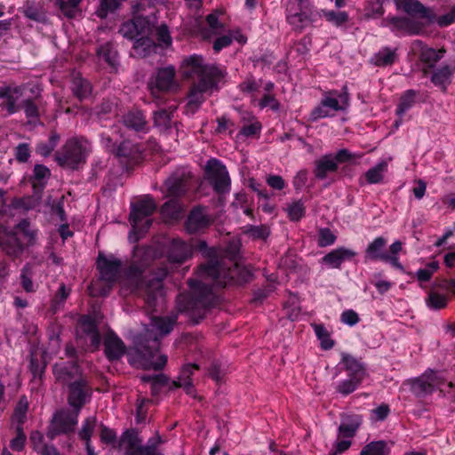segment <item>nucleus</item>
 Here are the masks:
<instances>
[{
	"label": "nucleus",
	"instance_id": "62",
	"mask_svg": "<svg viewBox=\"0 0 455 455\" xmlns=\"http://www.w3.org/2000/svg\"><path fill=\"white\" fill-rule=\"evenodd\" d=\"M175 320L168 317H159L155 320L156 329L162 336L169 334L174 326Z\"/></svg>",
	"mask_w": 455,
	"mask_h": 455
},
{
	"label": "nucleus",
	"instance_id": "51",
	"mask_svg": "<svg viewBox=\"0 0 455 455\" xmlns=\"http://www.w3.org/2000/svg\"><path fill=\"white\" fill-rule=\"evenodd\" d=\"M362 384V381L351 377L342 379L337 383L335 390L337 393L347 396L355 391Z\"/></svg>",
	"mask_w": 455,
	"mask_h": 455
},
{
	"label": "nucleus",
	"instance_id": "53",
	"mask_svg": "<svg viewBox=\"0 0 455 455\" xmlns=\"http://www.w3.org/2000/svg\"><path fill=\"white\" fill-rule=\"evenodd\" d=\"M244 234L253 240H267V237L270 235V229L266 225H247L244 227Z\"/></svg>",
	"mask_w": 455,
	"mask_h": 455
},
{
	"label": "nucleus",
	"instance_id": "28",
	"mask_svg": "<svg viewBox=\"0 0 455 455\" xmlns=\"http://www.w3.org/2000/svg\"><path fill=\"white\" fill-rule=\"evenodd\" d=\"M0 246L5 254L12 259L20 258L28 247L18 234H10L7 235L0 242Z\"/></svg>",
	"mask_w": 455,
	"mask_h": 455
},
{
	"label": "nucleus",
	"instance_id": "27",
	"mask_svg": "<svg viewBox=\"0 0 455 455\" xmlns=\"http://www.w3.org/2000/svg\"><path fill=\"white\" fill-rule=\"evenodd\" d=\"M404 384L409 386L410 391L417 398H425L434 393V388L429 382V377L426 371L417 378L407 379Z\"/></svg>",
	"mask_w": 455,
	"mask_h": 455
},
{
	"label": "nucleus",
	"instance_id": "5",
	"mask_svg": "<svg viewBox=\"0 0 455 455\" xmlns=\"http://www.w3.org/2000/svg\"><path fill=\"white\" fill-rule=\"evenodd\" d=\"M154 28L152 19L132 16L120 25L118 33L133 42L132 48L138 55L146 57L156 47L152 37Z\"/></svg>",
	"mask_w": 455,
	"mask_h": 455
},
{
	"label": "nucleus",
	"instance_id": "3",
	"mask_svg": "<svg viewBox=\"0 0 455 455\" xmlns=\"http://www.w3.org/2000/svg\"><path fill=\"white\" fill-rule=\"evenodd\" d=\"M184 76L195 78L188 92V101L184 113L195 115L205 101L206 96H211L220 90V83L224 79L226 71L217 65L204 64L200 55H191L182 62Z\"/></svg>",
	"mask_w": 455,
	"mask_h": 455
},
{
	"label": "nucleus",
	"instance_id": "13",
	"mask_svg": "<svg viewBox=\"0 0 455 455\" xmlns=\"http://www.w3.org/2000/svg\"><path fill=\"white\" fill-rule=\"evenodd\" d=\"M68 403L76 412L80 413L83 407L91 401L93 390L86 376L73 380L67 386Z\"/></svg>",
	"mask_w": 455,
	"mask_h": 455
},
{
	"label": "nucleus",
	"instance_id": "7",
	"mask_svg": "<svg viewBox=\"0 0 455 455\" xmlns=\"http://www.w3.org/2000/svg\"><path fill=\"white\" fill-rule=\"evenodd\" d=\"M96 269L99 280L104 283L101 296H107L122 277L123 262L114 254L106 255L100 251L96 258Z\"/></svg>",
	"mask_w": 455,
	"mask_h": 455
},
{
	"label": "nucleus",
	"instance_id": "23",
	"mask_svg": "<svg viewBox=\"0 0 455 455\" xmlns=\"http://www.w3.org/2000/svg\"><path fill=\"white\" fill-rule=\"evenodd\" d=\"M340 363L344 365V370L347 372V377L354 378L362 382L366 378V365L361 358H356L347 353H342Z\"/></svg>",
	"mask_w": 455,
	"mask_h": 455
},
{
	"label": "nucleus",
	"instance_id": "18",
	"mask_svg": "<svg viewBox=\"0 0 455 455\" xmlns=\"http://www.w3.org/2000/svg\"><path fill=\"white\" fill-rule=\"evenodd\" d=\"M104 355L109 362L119 361L126 353V346L122 339L112 330L104 338Z\"/></svg>",
	"mask_w": 455,
	"mask_h": 455
},
{
	"label": "nucleus",
	"instance_id": "55",
	"mask_svg": "<svg viewBox=\"0 0 455 455\" xmlns=\"http://www.w3.org/2000/svg\"><path fill=\"white\" fill-rule=\"evenodd\" d=\"M287 214L291 221L300 220L306 214V207L302 200L295 201L288 205Z\"/></svg>",
	"mask_w": 455,
	"mask_h": 455
},
{
	"label": "nucleus",
	"instance_id": "36",
	"mask_svg": "<svg viewBox=\"0 0 455 455\" xmlns=\"http://www.w3.org/2000/svg\"><path fill=\"white\" fill-rule=\"evenodd\" d=\"M12 234H18L27 246H33L37 239V230L32 229L30 221L28 219H22L14 228Z\"/></svg>",
	"mask_w": 455,
	"mask_h": 455
},
{
	"label": "nucleus",
	"instance_id": "39",
	"mask_svg": "<svg viewBox=\"0 0 455 455\" xmlns=\"http://www.w3.org/2000/svg\"><path fill=\"white\" fill-rule=\"evenodd\" d=\"M97 426L96 416H90L84 419L81 429L78 431V437L84 442L85 450L92 453V436Z\"/></svg>",
	"mask_w": 455,
	"mask_h": 455
},
{
	"label": "nucleus",
	"instance_id": "56",
	"mask_svg": "<svg viewBox=\"0 0 455 455\" xmlns=\"http://www.w3.org/2000/svg\"><path fill=\"white\" fill-rule=\"evenodd\" d=\"M31 146L27 142L19 143L13 149L15 160L19 164L28 163L31 156Z\"/></svg>",
	"mask_w": 455,
	"mask_h": 455
},
{
	"label": "nucleus",
	"instance_id": "11",
	"mask_svg": "<svg viewBox=\"0 0 455 455\" xmlns=\"http://www.w3.org/2000/svg\"><path fill=\"white\" fill-rule=\"evenodd\" d=\"M79 413L75 411L59 410L55 411L47 427L46 435L52 441L60 435L68 437L74 435L78 424Z\"/></svg>",
	"mask_w": 455,
	"mask_h": 455
},
{
	"label": "nucleus",
	"instance_id": "20",
	"mask_svg": "<svg viewBox=\"0 0 455 455\" xmlns=\"http://www.w3.org/2000/svg\"><path fill=\"white\" fill-rule=\"evenodd\" d=\"M51 174V170L46 165L43 164H36L34 165L32 174L28 178V180L32 187L34 196L38 198L42 197Z\"/></svg>",
	"mask_w": 455,
	"mask_h": 455
},
{
	"label": "nucleus",
	"instance_id": "34",
	"mask_svg": "<svg viewBox=\"0 0 455 455\" xmlns=\"http://www.w3.org/2000/svg\"><path fill=\"white\" fill-rule=\"evenodd\" d=\"M343 90L344 92L339 94L340 101L337 98L331 96V94L336 95L337 92H330L321 100L323 101V106H325L334 112L346 109L348 106L349 95L346 87H344Z\"/></svg>",
	"mask_w": 455,
	"mask_h": 455
},
{
	"label": "nucleus",
	"instance_id": "9",
	"mask_svg": "<svg viewBox=\"0 0 455 455\" xmlns=\"http://www.w3.org/2000/svg\"><path fill=\"white\" fill-rule=\"evenodd\" d=\"M157 209L153 197L149 195L138 198L131 203L129 222L136 233L145 234L151 227L153 220L150 218Z\"/></svg>",
	"mask_w": 455,
	"mask_h": 455
},
{
	"label": "nucleus",
	"instance_id": "33",
	"mask_svg": "<svg viewBox=\"0 0 455 455\" xmlns=\"http://www.w3.org/2000/svg\"><path fill=\"white\" fill-rule=\"evenodd\" d=\"M39 96L28 97L20 101V110H23L29 124H36L40 118L38 107Z\"/></svg>",
	"mask_w": 455,
	"mask_h": 455
},
{
	"label": "nucleus",
	"instance_id": "37",
	"mask_svg": "<svg viewBox=\"0 0 455 455\" xmlns=\"http://www.w3.org/2000/svg\"><path fill=\"white\" fill-rule=\"evenodd\" d=\"M445 52L446 50L443 47L435 50L432 47L423 46L419 52V59L428 68H435L436 63L443 58Z\"/></svg>",
	"mask_w": 455,
	"mask_h": 455
},
{
	"label": "nucleus",
	"instance_id": "10",
	"mask_svg": "<svg viewBox=\"0 0 455 455\" xmlns=\"http://www.w3.org/2000/svg\"><path fill=\"white\" fill-rule=\"evenodd\" d=\"M86 157V148L76 138L68 140L61 149L54 154V159L60 166L73 170L84 164Z\"/></svg>",
	"mask_w": 455,
	"mask_h": 455
},
{
	"label": "nucleus",
	"instance_id": "64",
	"mask_svg": "<svg viewBox=\"0 0 455 455\" xmlns=\"http://www.w3.org/2000/svg\"><path fill=\"white\" fill-rule=\"evenodd\" d=\"M21 95H16L12 92L5 100L6 101L3 104V108L6 109L8 115H13L20 110V102H18L19 98Z\"/></svg>",
	"mask_w": 455,
	"mask_h": 455
},
{
	"label": "nucleus",
	"instance_id": "57",
	"mask_svg": "<svg viewBox=\"0 0 455 455\" xmlns=\"http://www.w3.org/2000/svg\"><path fill=\"white\" fill-rule=\"evenodd\" d=\"M336 240L337 236L329 228H322L318 230L317 244L319 247L332 245Z\"/></svg>",
	"mask_w": 455,
	"mask_h": 455
},
{
	"label": "nucleus",
	"instance_id": "58",
	"mask_svg": "<svg viewBox=\"0 0 455 455\" xmlns=\"http://www.w3.org/2000/svg\"><path fill=\"white\" fill-rule=\"evenodd\" d=\"M100 438L103 443L112 444L113 447H115V448L119 447L118 445H116L117 436H116V432L114 429L109 428L108 427L105 426L102 423L100 426Z\"/></svg>",
	"mask_w": 455,
	"mask_h": 455
},
{
	"label": "nucleus",
	"instance_id": "47",
	"mask_svg": "<svg viewBox=\"0 0 455 455\" xmlns=\"http://www.w3.org/2000/svg\"><path fill=\"white\" fill-rule=\"evenodd\" d=\"M390 449L387 446V443L384 440L371 441L364 445L360 455H389Z\"/></svg>",
	"mask_w": 455,
	"mask_h": 455
},
{
	"label": "nucleus",
	"instance_id": "63",
	"mask_svg": "<svg viewBox=\"0 0 455 455\" xmlns=\"http://www.w3.org/2000/svg\"><path fill=\"white\" fill-rule=\"evenodd\" d=\"M156 39L160 44L168 47L172 44V39L169 28L166 24L160 25L156 29Z\"/></svg>",
	"mask_w": 455,
	"mask_h": 455
},
{
	"label": "nucleus",
	"instance_id": "25",
	"mask_svg": "<svg viewBox=\"0 0 455 455\" xmlns=\"http://www.w3.org/2000/svg\"><path fill=\"white\" fill-rule=\"evenodd\" d=\"M454 73L455 60L451 64H445L435 68L431 73L430 80L435 86L439 87L443 92H446L447 87L451 84Z\"/></svg>",
	"mask_w": 455,
	"mask_h": 455
},
{
	"label": "nucleus",
	"instance_id": "42",
	"mask_svg": "<svg viewBox=\"0 0 455 455\" xmlns=\"http://www.w3.org/2000/svg\"><path fill=\"white\" fill-rule=\"evenodd\" d=\"M156 6L153 0H136L132 2V16L151 19Z\"/></svg>",
	"mask_w": 455,
	"mask_h": 455
},
{
	"label": "nucleus",
	"instance_id": "22",
	"mask_svg": "<svg viewBox=\"0 0 455 455\" xmlns=\"http://www.w3.org/2000/svg\"><path fill=\"white\" fill-rule=\"evenodd\" d=\"M355 256L354 250L341 246L326 253L320 262L330 268L340 269L344 262L352 260Z\"/></svg>",
	"mask_w": 455,
	"mask_h": 455
},
{
	"label": "nucleus",
	"instance_id": "48",
	"mask_svg": "<svg viewBox=\"0 0 455 455\" xmlns=\"http://www.w3.org/2000/svg\"><path fill=\"white\" fill-rule=\"evenodd\" d=\"M387 171V163L381 161L365 172V179L369 184H379L383 180V174Z\"/></svg>",
	"mask_w": 455,
	"mask_h": 455
},
{
	"label": "nucleus",
	"instance_id": "24",
	"mask_svg": "<svg viewBox=\"0 0 455 455\" xmlns=\"http://www.w3.org/2000/svg\"><path fill=\"white\" fill-rule=\"evenodd\" d=\"M192 255L190 245L180 238H173L167 249V259L172 263L181 264Z\"/></svg>",
	"mask_w": 455,
	"mask_h": 455
},
{
	"label": "nucleus",
	"instance_id": "44",
	"mask_svg": "<svg viewBox=\"0 0 455 455\" xmlns=\"http://www.w3.org/2000/svg\"><path fill=\"white\" fill-rule=\"evenodd\" d=\"M34 275V265L29 262L26 263L20 270V284L28 293L35 292L36 291V287L33 283Z\"/></svg>",
	"mask_w": 455,
	"mask_h": 455
},
{
	"label": "nucleus",
	"instance_id": "8",
	"mask_svg": "<svg viewBox=\"0 0 455 455\" xmlns=\"http://www.w3.org/2000/svg\"><path fill=\"white\" fill-rule=\"evenodd\" d=\"M286 21L296 33H301L309 24L318 20V11L308 0H290L286 10Z\"/></svg>",
	"mask_w": 455,
	"mask_h": 455
},
{
	"label": "nucleus",
	"instance_id": "40",
	"mask_svg": "<svg viewBox=\"0 0 455 455\" xmlns=\"http://www.w3.org/2000/svg\"><path fill=\"white\" fill-rule=\"evenodd\" d=\"M318 19L323 18L327 22L337 28L343 27L349 20V15L345 11L321 9L318 11Z\"/></svg>",
	"mask_w": 455,
	"mask_h": 455
},
{
	"label": "nucleus",
	"instance_id": "46",
	"mask_svg": "<svg viewBox=\"0 0 455 455\" xmlns=\"http://www.w3.org/2000/svg\"><path fill=\"white\" fill-rule=\"evenodd\" d=\"M71 90L75 97L83 100L91 94L92 85L88 80L76 76L72 80Z\"/></svg>",
	"mask_w": 455,
	"mask_h": 455
},
{
	"label": "nucleus",
	"instance_id": "6",
	"mask_svg": "<svg viewBox=\"0 0 455 455\" xmlns=\"http://www.w3.org/2000/svg\"><path fill=\"white\" fill-rule=\"evenodd\" d=\"M100 142L105 151L116 157L127 170L132 169L143 161L144 149L140 143L125 139L118 142L107 133L101 134Z\"/></svg>",
	"mask_w": 455,
	"mask_h": 455
},
{
	"label": "nucleus",
	"instance_id": "43",
	"mask_svg": "<svg viewBox=\"0 0 455 455\" xmlns=\"http://www.w3.org/2000/svg\"><path fill=\"white\" fill-rule=\"evenodd\" d=\"M70 292L71 289L68 288L64 283L60 284L50 304L49 310L52 315H55L64 307L65 301L69 297Z\"/></svg>",
	"mask_w": 455,
	"mask_h": 455
},
{
	"label": "nucleus",
	"instance_id": "59",
	"mask_svg": "<svg viewBox=\"0 0 455 455\" xmlns=\"http://www.w3.org/2000/svg\"><path fill=\"white\" fill-rule=\"evenodd\" d=\"M78 324L82 332L86 336L99 331L98 323L90 315H83L80 318Z\"/></svg>",
	"mask_w": 455,
	"mask_h": 455
},
{
	"label": "nucleus",
	"instance_id": "21",
	"mask_svg": "<svg viewBox=\"0 0 455 455\" xmlns=\"http://www.w3.org/2000/svg\"><path fill=\"white\" fill-rule=\"evenodd\" d=\"M122 124L128 129L137 133H147L148 125L145 113L133 108L124 113L121 117Z\"/></svg>",
	"mask_w": 455,
	"mask_h": 455
},
{
	"label": "nucleus",
	"instance_id": "31",
	"mask_svg": "<svg viewBox=\"0 0 455 455\" xmlns=\"http://www.w3.org/2000/svg\"><path fill=\"white\" fill-rule=\"evenodd\" d=\"M176 70L173 66H168L157 70L155 86L161 92L170 91L175 84Z\"/></svg>",
	"mask_w": 455,
	"mask_h": 455
},
{
	"label": "nucleus",
	"instance_id": "38",
	"mask_svg": "<svg viewBox=\"0 0 455 455\" xmlns=\"http://www.w3.org/2000/svg\"><path fill=\"white\" fill-rule=\"evenodd\" d=\"M419 92L413 89L404 91L399 99V102L395 108V115L397 116H403L407 111L411 109L416 102Z\"/></svg>",
	"mask_w": 455,
	"mask_h": 455
},
{
	"label": "nucleus",
	"instance_id": "19",
	"mask_svg": "<svg viewBox=\"0 0 455 455\" xmlns=\"http://www.w3.org/2000/svg\"><path fill=\"white\" fill-rule=\"evenodd\" d=\"M363 422L361 414L345 412L340 415V424L338 428V437L350 439L355 436Z\"/></svg>",
	"mask_w": 455,
	"mask_h": 455
},
{
	"label": "nucleus",
	"instance_id": "29",
	"mask_svg": "<svg viewBox=\"0 0 455 455\" xmlns=\"http://www.w3.org/2000/svg\"><path fill=\"white\" fill-rule=\"evenodd\" d=\"M19 12L27 19L36 22L44 23L47 20L44 4L36 0H26L23 5L19 8Z\"/></svg>",
	"mask_w": 455,
	"mask_h": 455
},
{
	"label": "nucleus",
	"instance_id": "2",
	"mask_svg": "<svg viewBox=\"0 0 455 455\" xmlns=\"http://www.w3.org/2000/svg\"><path fill=\"white\" fill-rule=\"evenodd\" d=\"M154 254L151 247H134L130 265L122 268L121 291L143 298L148 309L156 312L157 300L164 295V280L169 271L166 267H158L148 275Z\"/></svg>",
	"mask_w": 455,
	"mask_h": 455
},
{
	"label": "nucleus",
	"instance_id": "61",
	"mask_svg": "<svg viewBox=\"0 0 455 455\" xmlns=\"http://www.w3.org/2000/svg\"><path fill=\"white\" fill-rule=\"evenodd\" d=\"M27 436L21 426L16 427V436L12 439L10 448L14 451H20L23 450L26 443Z\"/></svg>",
	"mask_w": 455,
	"mask_h": 455
},
{
	"label": "nucleus",
	"instance_id": "14",
	"mask_svg": "<svg viewBox=\"0 0 455 455\" xmlns=\"http://www.w3.org/2000/svg\"><path fill=\"white\" fill-rule=\"evenodd\" d=\"M158 347L159 340L157 338H155L152 339L151 345L141 343L136 349V357L139 359L144 370L153 369L155 371H160L165 366L167 363L166 355H160L156 361H154Z\"/></svg>",
	"mask_w": 455,
	"mask_h": 455
},
{
	"label": "nucleus",
	"instance_id": "12",
	"mask_svg": "<svg viewBox=\"0 0 455 455\" xmlns=\"http://www.w3.org/2000/svg\"><path fill=\"white\" fill-rule=\"evenodd\" d=\"M205 176L213 190L223 195L230 191L231 180L226 165L217 158L208 160L205 169Z\"/></svg>",
	"mask_w": 455,
	"mask_h": 455
},
{
	"label": "nucleus",
	"instance_id": "30",
	"mask_svg": "<svg viewBox=\"0 0 455 455\" xmlns=\"http://www.w3.org/2000/svg\"><path fill=\"white\" fill-rule=\"evenodd\" d=\"M387 239L383 236L375 237L364 251V261H383L387 254L386 246Z\"/></svg>",
	"mask_w": 455,
	"mask_h": 455
},
{
	"label": "nucleus",
	"instance_id": "45",
	"mask_svg": "<svg viewBox=\"0 0 455 455\" xmlns=\"http://www.w3.org/2000/svg\"><path fill=\"white\" fill-rule=\"evenodd\" d=\"M387 0H367L363 6V15L366 20L381 18L385 13L384 4Z\"/></svg>",
	"mask_w": 455,
	"mask_h": 455
},
{
	"label": "nucleus",
	"instance_id": "60",
	"mask_svg": "<svg viewBox=\"0 0 455 455\" xmlns=\"http://www.w3.org/2000/svg\"><path fill=\"white\" fill-rule=\"evenodd\" d=\"M362 155L353 154L347 148H342L337 151L332 159L339 164L353 163L356 159L360 158Z\"/></svg>",
	"mask_w": 455,
	"mask_h": 455
},
{
	"label": "nucleus",
	"instance_id": "17",
	"mask_svg": "<svg viewBox=\"0 0 455 455\" xmlns=\"http://www.w3.org/2000/svg\"><path fill=\"white\" fill-rule=\"evenodd\" d=\"M191 180L190 172L185 169L176 170L165 181L168 195L172 197L184 196Z\"/></svg>",
	"mask_w": 455,
	"mask_h": 455
},
{
	"label": "nucleus",
	"instance_id": "4",
	"mask_svg": "<svg viewBox=\"0 0 455 455\" xmlns=\"http://www.w3.org/2000/svg\"><path fill=\"white\" fill-rule=\"evenodd\" d=\"M397 10L403 11L408 16H388L383 22L391 25L393 32L401 31L406 36L424 34L426 27L434 22L435 14L419 0H394Z\"/></svg>",
	"mask_w": 455,
	"mask_h": 455
},
{
	"label": "nucleus",
	"instance_id": "52",
	"mask_svg": "<svg viewBox=\"0 0 455 455\" xmlns=\"http://www.w3.org/2000/svg\"><path fill=\"white\" fill-rule=\"evenodd\" d=\"M427 306L434 310H440L446 307L448 304V297L436 291H430L426 299Z\"/></svg>",
	"mask_w": 455,
	"mask_h": 455
},
{
	"label": "nucleus",
	"instance_id": "35",
	"mask_svg": "<svg viewBox=\"0 0 455 455\" xmlns=\"http://www.w3.org/2000/svg\"><path fill=\"white\" fill-rule=\"evenodd\" d=\"M397 49H391L388 46L381 47L378 52L371 57V63L376 67L392 66L398 59Z\"/></svg>",
	"mask_w": 455,
	"mask_h": 455
},
{
	"label": "nucleus",
	"instance_id": "1",
	"mask_svg": "<svg viewBox=\"0 0 455 455\" xmlns=\"http://www.w3.org/2000/svg\"><path fill=\"white\" fill-rule=\"evenodd\" d=\"M199 275L212 278V283L189 279L188 284L190 291L179 294L176 299L177 310L185 315L193 325L201 323L210 310L217 305L213 285L225 288L232 283H246L251 281L252 275L249 269L236 262L227 268L220 262L201 265Z\"/></svg>",
	"mask_w": 455,
	"mask_h": 455
},
{
	"label": "nucleus",
	"instance_id": "49",
	"mask_svg": "<svg viewBox=\"0 0 455 455\" xmlns=\"http://www.w3.org/2000/svg\"><path fill=\"white\" fill-rule=\"evenodd\" d=\"M97 55L103 59L110 67L116 65L117 52L115 50L111 43H106L100 45L96 51Z\"/></svg>",
	"mask_w": 455,
	"mask_h": 455
},
{
	"label": "nucleus",
	"instance_id": "41",
	"mask_svg": "<svg viewBox=\"0 0 455 455\" xmlns=\"http://www.w3.org/2000/svg\"><path fill=\"white\" fill-rule=\"evenodd\" d=\"M60 140V135L56 130H51L48 141H39L36 145V153L41 156L47 157L51 156Z\"/></svg>",
	"mask_w": 455,
	"mask_h": 455
},
{
	"label": "nucleus",
	"instance_id": "32",
	"mask_svg": "<svg viewBox=\"0 0 455 455\" xmlns=\"http://www.w3.org/2000/svg\"><path fill=\"white\" fill-rule=\"evenodd\" d=\"M339 165L332 159L331 155H324L320 159L315 161L314 175L315 179L323 180L327 178L328 173L335 172Z\"/></svg>",
	"mask_w": 455,
	"mask_h": 455
},
{
	"label": "nucleus",
	"instance_id": "15",
	"mask_svg": "<svg viewBox=\"0 0 455 455\" xmlns=\"http://www.w3.org/2000/svg\"><path fill=\"white\" fill-rule=\"evenodd\" d=\"M52 374L57 382L65 386L85 376L77 360H64L62 358L52 365Z\"/></svg>",
	"mask_w": 455,
	"mask_h": 455
},
{
	"label": "nucleus",
	"instance_id": "16",
	"mask_svg": "<svg viewBox=\"0 0 455 455\" xmlns=\"http://www.w3.org/2000/svg\"><path fill=\"white\" fill-rule=\"evenodd\" d=\"M212 220L206 213L205 208L197 205L192 208L185 221V228L189 234H197L207 229Z\"/></svg>",
	"mask_w": 455,
	"mask_h": 455
},
{
	"label": "nucleus",
	"instance_id": "26",
	"mask_svg": "<svg viewBox=\"0 0 455 455\" xmlns=\"http://www.w3.org/2000/svg\"><path fill=\"white\" fill-rule=\"evenodd\" d=\"M125 443V455H146L142 449V439L136 429H126L121 435L118 446Z\"/></svg>",
	"mask_w": 455,
	"mask_h": 455
},
{
	"label": "nucleus",
	"instance_id": "54",
	"mask_svg": "<svg viewBox=\"0 0 455 455\" xmlns=\"http://www.w3.org/2000/svg\"><path fill=\"white\" fill-rule=\"evenodd\" d=\"M177 198H172L162 205L161 212L164 215L171 219H178L180 217L182 208Z\"/></svg>",
	"mask_w": 455,
	"mask_h": 455
},
{
	"label": "nucleus",
	"instance_id": "50",
	"mask_svg": "<svg viewBox=\"0 0 455 455\" xmlns=\"http://www.w3.org/2000/svg\"><path fill=\"white\" fill-rule=\"evenodd\" d=\"M312 326L315 336L321 341V347L323 350L331 349L334 347L335 342L331 339L330 332L327 331L324 325L321 323H315Z\"/></svg>",
	"mask_w": 455,
	"mask_h": 455
}]
</instances>
